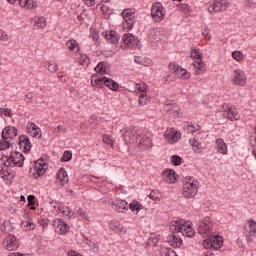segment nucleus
<instances>
[{
    "instance_id": "obj_14",
    "label": "nucleus",
    "mask_w": 256,
    "mask_h": 256,
    "mask_svg": "<svg viewBox=\"0 0 256 256\" xmlns=\"http://www.w3.org/2000/svg\"><path fill=\"white\" fill-rule=\"evenodd\" d=\"M222 115L225 119H229L230 121H237V119H239L237 108H235V106H229V104L222 106Z\"/></svg>"
},
{
    "instance_id": "obj_25",
    "label": "nucleus",
    "mask_w": 256,
    "mask_h": 256,
    "mask_svg": "<svg viewBox=\"0 0 256 256\" xmlns=\"http://www.w3.org/2000/svg\"><path fill=\"white\" fill-rule=\"evenodd\" d=\"M215 145L217 153L220 155H228L229 149L227 148V143H225V140L218 138L215 141Z\"/></svg>"
},
{
    "instance_id": "obj_28",
    "label": "nucleus",
    "mask_w": 256,
    "mask_h": 256,
    "mask_svg": "<svg viewBox=\"0 0 256 256\" xmlns=\"http://www.w3.org/2000/svg\"><path fill=\"white\" fill-rule=\"evenodd\" d=\"M167 243L171 245V247H181L183 245V239L179 237L177 234H171L166 238Z\"/></svg>"
},
{
    "instance_id": "obj_7",
    "label": "nucleus",
    "mask_w": 256,
    "mask_h": 256,
    "mask_svg": "<svg viewBox=\"0 0 256 256\" xmlns=\"http://www.w3.org/2000/svg\"><path fill=\"white\" fill-rule=\"evenodd\" d=\"M167 15V11L161 2H155L151 7V17L155 23H161L165 16Z\"/></svg>"
},
{
    "instance_id": "obj_53",
    "label": "nucleus",
    "mask_w": 256,
    "mask_h": 256,
    "mask_svg": "<svg viewBox=\"0 0 256 256\" xmlns=\"http://www.w3.org/2000/svg\"><path fill=\"white\" fill-rule=\"evenodd\" d=\"M178 8L180 9V11H183L185 15H191V6H189L188 4H179Z\"/></svg>"
},
{
    "instance_id": "obj_26",
    "label": "nucleus",
    "mask_w": 256,
    "mask_h": 256,
    "mask_svg": "<svg viewBox=\"0 0 256 256\" xmlns=\"http://www.w3.org/2000/svg\"><path fill=\"white\" fill-rule=\"evenodd\" d=\"M55 207H57L58 211L61 212L64 217H68V219L75 218V212L68 206H65V204H57Z\"/></svg>"
},
{
    "instance_id": "obj_10",
    "label": "nucleus",
    "mask_w": 256,
    "mask_h": 256,
    "mask_svg": "<svg viewBox=\"0 0 256 256\" xmlns=\"http://www.w3.org/2000/svg\"><path fill=\"white\" fill-rule=\"evenodd\" d=\"M20 245L19 239L13 234L7 235L2 241V247L6 251H17Z\"/></svg>"
},
{
    "instance_id": "obj_38",
    "label": "nucleus",
    "mask_w": 256,
    "mask_h": 256,
    "mask_svg": "<svg viewBox=\"0 0 256 256\" xmlns=\"http://www.w3.org/2000/svg\"><path fill=\"white\" fill-rule=\"evenodd\" d=\"M184 221L185 220L172 221L170 223V231H172L173 233H181Z\"/></svg>"
},
{
    "instance_id": "obj_50",
    "label": "nucleus",
    "mask_w": 256,
    "mask_h": 256,
    "mask_svg": "<svg viewBox=\"0 0 256 256\" xmlns=\"http://www.w3.org/2000/svg\"><path fill=\"white\" fill-rule=\"evenodd\" d=\"M170 163L172 165H175V167H179V165H181V163H183V158H181L179 155H173L170 158Z\"/></svg>"
},
{
    "instance_id": "obj_2",
    "label": "nucleus",
    "mask_w": 256,
    "mask_h": 256,
    "mask_svg": "<svg viewBox=\"0 0 256 256\" xmlns=\"http://www.w3.org/2000/svg\"><path fill=\"white\" fill-rule=\"evenodd\" d=\"M199 193V181L192 176H187L183 180L182 195L185 199H194Z\"/></svg>"
},
{
    "instance_id": "obj_11",
    "label": "nucleus",
    "mask_w": 256,
    "mask_h": 256,
    "mask_svg": "<svg viewBox=\"0 0 256 256\" xmlns=\"http://www.w3.org/2000/svg\"><path fill=\"white\" fill-rule=\"evenodd\" d=\"M169 71L184 81L191 79V73L187 71L185 68L181 67L179 64L170 63Z\"/></svg>"
},
{
    "instance_id": "obj_42",
    "label": "nucleus",
    "mask_w": 256,
    "mask_h": 256,
    "mask_svg": "<svg viewBox=\"0 0 256 256\" xmlns=\"http://www.w3.org/2000/svg\"><path fill=\"white\" fill-rule=\"evenodd\" d=\"M193 67L196 69L195 75H201V73H205V62H203V60H196L193 63Z\"/></svg>"
},
{
    "instance_id": "obj_58",
    "label": "nucleus",
    "mask_w": 256,
    "mask_h": 256,
    "mask_svg": "<svg viewBox=\"0 0 256 256\" xmlns=\"http://www.w3.org/2000/svg\"><path fill=\"white\" fill-rule=\"evenodd\" d=\"M187 133H197L199 131V125L190 124L186 128Z\"/></svg>"
},
{
    "instance_id": "obj_54",
    "label": "nucleus",
    "mask_w": 256,
    "mask_h": 256,
    "mask_svg": "<svg viewBox=\"0 0 256 256\" xmlns=\"http://www.w3.org/2000/svg\"><path fill=\"white\" fill-rule=\"evenodd\" d=\"M84 243L87 245V247H89V249H92L93 251H95V249H99V244H97V242L86 239Z\"/></svg>"
},
{
    "instance_id": "obj_21",
    "label": "nucleus",
    "mask_w": 256,
    "mask_h": 256,
    "mask_svg": "<svg viewBox=\"0 0 256 256\" xmlns=\"http://www.w3.org/2000/svg\"><path fill=\"white\" fill-rule=\"evenodd\" d=\"M27 133L36 139H41L42 136L41 128L33 122L27 124Z\"/></svg>"
},
{
    "instance_id": "obj_6",
    "label": "nucleus",
    "mask_w": 256,
    "mask_h": 256,
    "mask_svg": "<svg viewBox=\"0 0 256 256\" xmlns=\"http://www.w3.org/2000/svg\"><path fill=\"white\" fill-rule=\"evenodd\" d=\"M203 247L205 249H213L214 251H219L223 247V237L220 235L213 234L202 242Z\"/></svg>"
},
{
    "instance_id": "obj_57",
    "label": "nucleus",
    "mask_w": 256,
    "mask_h": 256,
    "mask_svg": "<svg viewBox=\"0 0 256 256\" xmlns=\"http://www.w3.org/2000/svg\"><path fill=\"white\" fill-rule=\"evenodd\" d=\"M80 65H89V57L85 54H80L78 57Z\"/></svg>"
},
{
    "instance_id": "obj_8",
    "label": "nucleus",
    "mask_w": 256,
    "mask_h": 256,
    "mask_svg": "<svg viewBox=\"0 0 256 256\" xmlns=\"http://www.w3.org/2000/svg\"><path fill=\"white\" fill-rule=\"evenodd\" d=\"M229 7V2L227 0H215L213 2L208 3L207 11L210 15H215V13H221L223 11H227Z\"/></svg>"
},
{
    "instance_id": "obj_59",
    "label": "nucleus",
    "mask_w": 256,
    "mask_h": 256,
    "mask_svg": "<svg viewBox=\"0 0 256 256\" xmlns=\"http://www.w3.org/2000/svg\"><path fill=\"white\" fill-rule=\"evenodd\" d=\"M103 143H105L106 145H110V147H113V138L109 135H104L102 138Z\"/></svg>"
},
{
    "instance_id": "obj_44",
    "label": "nucleus",
    "mask_w": 256,
    "mask_h": 256,
    "mask_svg": "<svg viewBox=\"0 0 256 256\" xmlns=\"http://www.w3.org/2000/svg\"><path fill=\"white\" fill-rule=\"evenodd\" d=\"M159 239H160V236H159V235H157V234H152V235L149 237V239H148L146 245H148L149 247H157V244L159 243Z\"/></svg>"
},
{
    "instance_id": "obj_5",
    "label": "nucleus",
    "mask_w": 256,
    "mask_h": 256,
    "mask_svg": "<svg viewBox=\"0 0 256 256\" xmlns=\"http://www.w3.org/2000/svg\"><path fill=\"white\" fill-rule=\"evenodd\" d=\"M135 9L127 8L122 11V17H123V30L124 31H132L134 25H135Z\"/></svg>"
},
{
    "instance_id": "obj_9",
    "label": "nucleus",
    "mask_w": 256,
    "mask_h": 256,
    "mask_svg": "<svg viewBox=\"0 0 256 256\" xmlns=\"http://www.w3.org/2000/svg\"><path fill=\"white\" fill-rule=\"evenodd\" d=\"M136 143L140 149H151L153 147V141L151 140V134H147L141 130L137 132Z\"/></svg>"
},
{
    "instance_id": "obj_60",
    "label": "nucleus",
    "mask_w": 256,
    "mask_h": 256,
    "mask_svg": "<svg viewBox=\"0 0 256 256\" xmlns=\"http://www.w3.org/2000/svg\"><path fill=\"white\" fill-rule=\"evenodd\" d=\"M28 205L31 211H35V197L33 195L28 196Z\"/></svg>"
},
{
    "instance_id": "obj_49",
    "label": "nucleus",
    "mask_w": 256,
    "mask_h": 256,
    "mask_svg": "<svg viewBox=\"0 0 256 256\" xmlns=\"http://www.w3.org/2000/svg\"><path fill=\"white\" fill-rule=\"evenodd\" d=\"M232 58L234 59V61H237V63H241V61L245 59V55H243V52L236 50L232 52Z\"/></svg>"
},
{
    "instance_id": "obj_56",
    "label": "nucleus",
    "mask_w": 256,
    "mask_h": 256,
    "mask_svg": "<svg viewBox=\"0 0 256 256\" xmlns=\"http://www.w3.org/2000/svg\"><path fill=\"white\" fill-rule=\"evenodd\" d=\"M162 256H178L177 252H175V250L171 249V248H165L162 253Z\"/></svg>"
},
{
    "instance_id": "obj_30",
    "label": "nucleus",
    "mask_w": 256,
    "mask_h": 256,
    "mask_svg": "<svg viewBox=\"0 0 256 256\" xmlns=\"http://www.w3.org/2000/svg\"><path fill=\"white\" fill-rule=\"evenodd\" d=\"M130 85H132L134 88H130V91H132L133 93H147V90L149 89V87L147 86V84H145V82H140V83H135L132 82Z\"/></svg>"
},
{
    "instance_id": "obj_20",
    "label": "nucleus",
    "mask_w": 256,
    "mask_h": 256,
    "mask_svg": "<svg viewBox=\"0 0 256 256\" xmlns=\"http://www.w3.org/2000/svg\"><path fill=\"white\" fill-rule=\"evenodd\" d=\"M108 227L111 231H114V233H118L119 235H125L127 233V229H125V226L120 224L117 220H111L108 223Z\"/></svg>"
},
{
    "instance_id": "obj_24",
    "label": "nucleus",
    "mask_w": 256,
    "mask_h": 256,
    "mask_svg": "<svg viewBox=\"0 0 256 256\" xmlns=\"http://www.w3.org/2000/svg\"><path fill=\"white\" fill-rule=\"evenodd\" d=\"M248 237H256V221L249 219L244 227Z\"/></svg>"
},
{
    "instance_id": "obj_15",
    "label": "nucleus",
    "mask_w": 256,
    "mask_h": 256,
    "mask_svg": "<svg viewBox=\"0 0 256 256\" xmlns=\"http://www.w3.org/2000/svg\"><path fill=\"white\" fill-rule=\"evenodd\" d=\"M139 45V39L133 36V34H124L122 37V49H129V47H137Z\"/></svg>"
},
{
    "instance_id": "obj_40",
    "label": "nucleus",
    "mask_w": 256,
    "mask_h": 256,
    "mask_svg": "<svg viewBox=\"0 0 256 256\" xmlns=\"http://www.w3.org/2000/svg\"><path fill=\"white\" fill-rule=\"evenodd\" d=\"M129 209L132 213H136L137 215L139 211H143V204L137 200H132L129 204Z\"/></svg>"
},
{
    "instance_id": "obj_41",
    "label": "nucleus",
    "mask_w": 256,
    "mask_h": 256,
    "mask_svg": "<svg viewBox=\"0 0 256 256\" xmlns=\"http://www.w3.org/2000/svg\"><path fill=\"white\" fill-rule=\"evenodd\" d=\"M135 63L138 65H143L144 67H151L153 65V61L149 58L141 57V56H136L134 58Z\"/></svg>"
},
{
    "instance_id": "obj_12",
    "label": "nucleus",
    "mask_w": 256,
    "mask_h": 256,
    "mask_svg": "<svg viewBox=\"0 0 256 256\" xmlns=\"http://www.w3.org/2000/svg\"><path fill=\"white\" fill-rule=\"evenodd\" d=\"M231 82L233 85L245 87V85H247V74L241 69H235L232 74Z\"/></svg>"
},
{
    "instance_id": "obj_16",
    "label": "nucleus",
    "mask_w": 256,
    "mask_h": 256,
    "mask_svg": "<svg viewBox=\"0 0 256 256\" xmlns=\"http://www.w3.org/2000/svg\"><path fill=\"white\" fill-rule=\"evenodd\" d=\"M53 227L58 235H67L69 233V224L61 219H55L53 221Z\"/></svg>"
},
{
    "instance_id": "obj_62",
    "label": "nucleus",
    "mask_w": 256,
    "mask_h": 256,
    "mask_svg": "<svg viewBox=\"0 0 256 256\" xmlns=\"http://www.w3.org/2000/svg\"><path fill=\"white\" fill-rule=\"evenodd\" d=\"M100 191L102 193H107V191H109V187H107L106 181H103L102 184L100 185Z\"/></svg>"
},
{
    "instance_id": "obj_4",
    "label": "nucleus",
    "mask_w": 256,
    "mask_h": 256,
    "mask_svg": "<svg viewBox=\"0 0 256 256\" xmlns=\"http://www.w3.org/2000/svg\"><path fill=\"white\" fill-rule=\"evenodd\" d=\"M198 235H201V237H211L213 235V220H211L210 217H206L202 219L198 223Z\"/></svg>"
},
{
    "instance_id": "obj_13",
    "label": "nucleus",
    "mask_w": 256,
    "mask_h": 256,
    "mask_svg": "<svg viewBox=\"0 0 256 256\" xmlns=\"http://www.w3.org/2000/svg\"><path fill=\"white\" fill-rule=\"evenodd\" d=\"M47 162L43 158H40L34 162V172L33 177L34 179H39V177H43L48 169Z\"/></svg>"
},
{
    "instance_id": "obj_55",
    "label": "nucleus",
    "mask_w": 256,
    "mask_h": 256,
    "mask_svg": "<svg viewBox=\"0 0 256 256\" xmlns=\"http://www.w3.org/2000/svg\"><path fill=\"white\" fill-rule=\"evenodd\" d=\"M71 159H73V154L69 151H65L60 161L67 163V161H71Z\"/></svg>"
},
{
    "instance_id": "obj_23",
    "label": "nucleus",
    "mask_w": 256,
    "mask_h": 256,
    "mask_svg": "<svg viewBox=\"0 0 256 256\" xmlns=\"http://www.w3.org/2000/svg\"><path fill=\"white\" fill-rule=\"evenodd\" d=\"M2 137L4 139H15L17 137V128L15 126H6L2 130Z\"/></svg>"
},
{
    "instance_id": "obj_3",
    "label": "nucleus",
    "mask_w": 256,
    "mask_h": 256,
    "mask_svg": "<svg viewBox=\"0 0 256 256\" xmlns=\"http://www.w3.org/2000/svg\"><path fill=\"white\" fill-rule=\"evenodd\" d=\"M91 85L97 89L107 87L110 91H117L119 89V84L115 80L108 77H101L99 74H93L91 76Z\"/></svg>"
},
{
    "instance_id": "obj_33",
    "label": "nucleus",
    "mask_w": 256,
    "mask_h": 256,
    "mask_svg": "<svg viewBox=\"0 0 256 256\" xmlns=\"http://www.w3.org/2000/svg\"><path fill=\"white\" fill-rule=\"evenodd\" d=\"M113 205L118 213H126V211L129 210L128 204L125 200H116Z\"/></svg>"
},
{
    "instance_id": "obj_45",
    "label": "nucleus",
    "mask_w": 256,
    "mask_h": 256,
    "mask_svg": "<svg viewBox=\"0 0 256 256\" xmlns=\"http://www.w3.org/2000/svg\"><path fill=\"white\" fill-rule=\"evenodd\" d=\"M35 25L38 29H45V27H47V19L43 16H39L35 19Z\"/></svg>"
},
{
    "instance_id": "obj_32",
    "label": "nucleus",
    "mask_w": 256,
    "mask_h": 256,
    "mask_svg": "<svg viewBox=\"0 0 256 256\" xmlns=\"http://www.w3.org/2000/svg\"><path fill=\"white\" fill-rule=\"evenodd\" d=\"M18 5L22 7V9H27L31 11L32 9H36L37 2L34 0H18Z\"/></svg>"
},
{
    "instance_id": "obj_31",
    "label": "nucleus",
    "mask_w": 256,
    "mask_h": 256,
    "mask_svg": "<svg viewBox=\"0 0 256 256\" xmlns=\"http://www.w3.org/2000/svg\"><path fill=\"white\" fill-rule=\"evenodd\" d=\"M103 37L108 41V43H119V34L116 31L111 30L110 32L102 33Z\"/></svg>"
},
{
    "instance_id": "obj_19",
    "label": "nucleus",
    "mask_w": 256,
    "mask_h": 256,
    "mask_svg": "<svg viewBox=\"0 0 256 256\" xmlns=\"http://www.w3.org/2000/svg\"><path fill=\"white\" fill-rule=\"evenodd\" d=\"M184 237L193 238L195 237V229L193 228V222L185 221L182 224L181 232Z\"/></svg>"
},
{
    "instance_id": "obj_35",
    "label": "nucleus",
    "mask_w": 256,
    "mask_h": 256,
    "mask_svg": "<svg viewBox=\"0 0 256 256\" xmlns=\"http://www.w3.org/2000/svg\"><path fill=\"white\" fill-rule=\"evenodd\" d=\"M66 47L71 51V53H79L81 51V46L75 39H70L66 42Z\"/></svg>"
},
{
    "instance_id": "obj_27",
    "label": "nucleus",
    "mask_w": 256,
    "mask_h": 256,
    "mask_svg": "<svg viewBox=\"0 0 256 256\" xmlns=\"http://www.w3.org/2000/svg\"><path fill=\"white\" fill-rule=\"evenodd\" d=\"M162 177L166 183L173 184L177 181V173L171 169L165 170L162 174Z\"/></svg>"
},
{
    "instance_id": "obj_63",
    "label": "nucleus",
    "mask_w": 256,
    "mask_h": 256,
    "mask_svg": "<svg viewBox=\"0 0 256 256\" xmlns=\"http://www.w3.org/2000/svg\"><path fill=\"white\" fill-rule=\"evenodd\" d=\"M202 35H203V37L206 41H211V35H209V30L208 29H204L202 31Z\"/></svg>"
},
{
    "instance_id": "obj_29",
    "label": "nucleus",
    "mask_w": 256,
    "mask_h": 256,
    "mask_svg": "<svg viewBox=\"0 0 256 256\" xmlns=\"http://www.w3.org/2000/svg\"><path fill=\"white\" fill-rule=\"evenodd\" d=\"M56 181L58 185H67V183H69V176L67 175V171L61 168L57 173Z\"/></svg>"
},
{
    "instance_id": "obj_64",
    "label": "nucleus",
    "mask_w": 256,
    "mask_h": 256,
    "mask_svg": "<svg viewBox=\"0 0 256 256\" xmlns=\"http://www.w3.org/2000/svg\"><path fill=\"white\" fill-rule=\"evenodd\" d=\"M67 128L63 125H58L57 128L55 129L56 133H66Z\"/></svg>"
},
{
    "instance_id": "obj_48",
    "label": "nucleus",
    "mask_w": 256,
    "mask_h": 256,
    "mask_svg": "<svg viewBox=\"0 0 256 256\" xmlns=\"http://www.w3.org/2000/svg\"><path fill=\"white\" fill-rule=\"evenodd\" d=\"M150 99L149 96L147 95V92L141 93L139 95V99H138V103L139 105H141L142 107L144 105H147V103H149Z\"/></svg>"
},
{
    "instance_id": "obj_37",
    "label": "nucleus",
    "mask_w": 256,
    "mask_h": 256,
    "mask_svg": "<svg viewBox=\"0 0 256 256\" xmlns=\"http://www.w3.org/2000/svg\"><path fill=\"white\" fill-rule=\"evenodd\" d=\"M166 111H168L170 115H173V117H179V115H181V108H179L177 104H168Z\"/></svg>"
},
{
    "instance_id": "obj_36",
    "label": "nucleus",
    "mask_w": 256,
    "mask_h": 256,
    "mask_svg": "<svg viewBox=\"0 0 256 256\" xmlns=\"http://www.w3.org/2000/svg\"><path fill=\"white\" fill-rule=\"evenodd\" d=\"M21 227L23 231H35V229L37 228V224H35V222H33L31 218H28L22 221Z\"/></svg>"
},
{
    "instance_id": "obj_46",
    "label": "nucleus",
    "mask_w": 256,
    "mask_h": 256,
    "mask_svg": "<svg viewBox=\"0 0 256 256\" xmlns=\"http://www.w3.org/2000/svg\"><path fill=\"white\" fill-rule=\"evenodd\" d=\"M190 57L196 59V61H201L203 59V53H201V50L194 48L191 50Z\"/></svg>"
},
{
    "instance_id": "obj_52",
    "label": "nucleus",
    "mask_w": 256,
    "mask_h": 256,
    "mask_svg": "<svg viewBox=\"0 0 256 256\" xmlns=\"http://www.w3.org/2000/svg\"><path fill=\"white\" fill-rule=\"evenodd\" d=\"M77 214L81 219H85V221H89V214L87 213V210L84 208H78Z\"/></svg>"
},
{
    "instance_id": "obj_47",
    "label": "nucleus",
    "mask_w": 256,
    "mask_h": 256,
    "mask_svg": "<svg viewBox=\"0 0 256 256\" xmlns=\"http://www.w3.org/2000/svg\"><path fill=\"white\" fill-rule=\"evenodd\" d=\"M9 147H11V142L9 141V139L2 137L0 139V151H7Z\"/></svg>"
},
{
    "instance_id": "obj_1",
    "label": "nucleus",
    "mask_w": 256,
    "mask_h": 256,
    "mask_svg": "<svg viewBox=\"0 0 256 256\" xmlns=\"http://www.w3.org/2000/svg\"><path fill=\"white\" fill-rule=\"evenodd\" d=\"M25 161V156L21 152H12L8 157L4 156L0 160V175L4 181H9L13 177L12 167H21Z\"/></svg>"
},
{
    "instance_id": "obj_18",
    "label": "nucleus",
    "mask_w": 256,
    "mask_h": 256,
    "mask_svg": "<svg viewBox=\"0 0 256 256\" xmlns=\"http://www.w3.org/2000/svg\"><path fill=\"white\" fill-rule=\"evenodd\" d=\"M137 133H139V130L132 129V128H126L124 130L122 137H123V140L125 141L126 145L135 143V141L137 140Z\"/></svg>"
},
{
    "instance_id": "obj_61",
    "label": "nucleus",
    "mask_w": 256,
    "mask_h": 256,
    "mask_svg": "<svg viewBox=\"0 0 256 256\" xmlns=\"http://www.w3.org/2000/svg\"><path fill=\"white\" fill-rule=\"evenodd\" d=\"M150 199H152V201H160L161 197L159 196V193L152 191L149 195Z\"/></svg>"
},
{
    "instance_id": "obj_22",
    "label": "nucleus",
    "mask_w": 256,
    "mask_h": 256,
    "mask_svg": "<svg viewBox=\"0 0 256 256\" xmlns=\"http://www.w3.org/2000/svg\"><path fill=\"white\" fill-rule=\"evenodd\" d=\"M18 145L23 153H29V151H31V141L26 135H22L19 137Z\"/></svg>"
},
{
    "instance_id": "obj_17",
    "label": "nucleus",
    "mask_w": 256,
    "mask_h": 256,
    "mask_svg": "<svg viewBox=\"0 0 256 256\" xmlns=\"http://www.w3.org/2000/svg\"><path fill=\"white\" fill-rule=\"evenodd\" d=\"M164 139L167 143L173 145V143H177V141L181 139V133L177 132V130L173 128H169L165 131Z\"/></svg>"
},
{
    "instance_id": "obj_43",
    "label": "nucleus",
    "mask_w": 256,
    "mask_h": 256,
    "mask_svg": "<svg viewBox=\"0 0 256 256\" xmlns=\"http://www.w3.org/2000/svg\"><path fill=\"white\" fill-rule=\"evenodd\" d=\"M44 67L49 73H57V71H59V66L53 61H45Z\"/></svg>"
},
{
    "instance_id": "obj_39",
    "label": "nucleus",
    "mask_w": 256,
    "mask_h": 256,
    "mask_svg": "<svg viewBox=\"0 0 256 256\" xmlns=\"http://www.w3.org/2000/svg\"><path fill=\"white\" fill-rule=\"evenodd\" d=\"M94 71L96 73H98L99 75H107V73H109V66H107V63H105V62H100L94 68Z\"/></svg>"
},
{
    "instance_id": "obj_34",
    "label": "nucleus",
    "mask_w": 256,
    "mask_h": 256,
    "mask_svg": "<svg viewBox=\"0 0 256 256\" xmlns=\"http://www.w3.org/2000/svg\"><path fill=\"white\" fill-rule=\"evenodd\" d=\"M190 143L195 153H203L205 150V147H203V144L201 141H199V136H196L193 140L190 141Z\"/></svg>"
},
{
    "instance_id": "obj_51",
    "label": "nucleus",
    "mask_w": 256,
    "mask_h": 256,
    "mask_svg": "<svg viewBox=\"0 0 256 256\" xmlns=\"http://www.w3.org/2000/svg\"><path fill=\"white\" fill-rule=\"evenodd\" d=\"M0 231L2 233H10L11 231V224L7 221H4L0 224Z\"/></svg>"
}]
</instances>
